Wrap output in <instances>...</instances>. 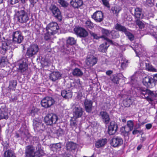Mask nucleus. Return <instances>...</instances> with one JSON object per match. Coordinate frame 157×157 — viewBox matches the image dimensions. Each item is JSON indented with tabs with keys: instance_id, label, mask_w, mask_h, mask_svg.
I'll use <instances>...</instances> for the list:
<instances>
[{
	"instance_id": "f257e3e1",
	"label": "nucleus",
	"mask_w": 157,
	"mask_h": 157,
	"mask_svg": "<svg viewBox=\"0 0 157 157\" xmlns=\"http://www.w3.org/2000/svg\"><path fill=\"white\" fill-rule=\"evenodd\" d=\"M138 90L140 96L149 103L157 100V94L155 92L143 87H139Z\"/></svg>"
},
{
	"instance_id": "f03ea898",
	"label": "nucleus",
	"mask_w": 157,
	"mask_h": 157,
	"mask_svg": "<svg viewBox=\"0 0 157 157\" xmlns=\"http://www.w3.org/2000/svg\"><path fill=\"white\" fill-rule=\"evenodd\" d=\"M66 148L67 152H65L63 155V157H73L76 154L77 144L72 142H69L66 145Z\"/></svg>"
},
{
	"instance_id": "7ed1b4c3",
	"label": "nucleus",
	"mask_w": 157,
	"mask_h": 157,
	"mask_svg": "<svg viewBox=\"0 0 157 157\" xmlns=\"http://www.w3.org/2000/svg\"><path fill=\"white\" fill-rule=\"evenodd\" d=\"M15 16L18 21L21 23H26L29 20V15L24 10L16 11Z\"/></svg>"
},
{
	"instance_id": "20e7f679",
	"label": "nucleus",
	"mask_w": 157,
	"mask_h": 157,
	"mask_svg": "<svg viewBox=\"0 0 157 157\" xmlns=\"http://www.w3.org/2000/svg\"><path fill=\"white\" fill-rule=\"evenodd\" d=\"M39 48L36 44H31L27 49L25 54V56L27 58L34 57L38 52Z\"/></svg>"
},
{
	"instance_id": "39448f33",
	"label": "nucleus",
	"mask_w": 157,
	"mask_h": 157,
	"mask_svg": "<svg viewBox=\"0 0 157 157\" xmlns=\"http://www.w3.org/2000/svg\"><path fill=\"white\" fill-rule=\"evenodd\" d=\"M49 10L52 12L55 18L61 21L62 19L61 13L58 7L55 5L52 4L49 7Z\"/></svg>"
},
{
	"instance_id": "423d86ee",
	"label": "nucleus",
	"mask_w": 157,
	"mask_h": 157,
	"mask_svg": "<svg viewBox=\"0 0 157 157\" xmlns=\"http://www.w3.org/2000/svg\"><path fill=\"white\" fill-rule=\"evenodd\" d=\"M58 119L56 115L54 113L48 114L44 117V121L47 125H52L56 123Z\"/></svg>"
},
{
	"instance_id": "0eeeda50",
	"label": "nucleus",
	"mask_w": 157,
	"mask_h": 157,
	"mask_svg": "<svg viewBox=\"0 0 157 157\" xmlns=\"http://www.w3.org/2000/svg\"><path fill=\"white\" fill-rule=\"evenodd\" d=\"M55 103L54 99L52 97H46L44 98L41 101V106L45 108H48Z\"/></svg>"
},
{
	"instance_id": "6e6552de",
	"label": "nucleus",
	"mask_w": 157,
	"mask_h": 157,
	"mask_svg": "<svg viewBox=\"0 0 157 157\" xmlns=\"http://www.w3.org/2000/svg\"><path fill=\"white\" fill-rule=\"evenodd\" d=\"M59 28L57 23L55 22H52L48 24L46 27L47 31L50 33L51 34H55L58 32Z\"/></svg>"
},
{
	"instance_id": "1a4fd4ad",
	"label": "nucleus",
	"mask_w": 157,
	"mask_h": 157,
	"mask_svg": "<svg viewBox=\"0 0 157 157\" xmlns=\"http://www.w3.org/2000/svg\"><path fill=\"white\" fill-rule=\"evenodd\" d=\"M100 29H101V31L103 35L100 37L99 36V39L102 38L113 45L117 46L118 44L117 43L114 42L112 40L107 37L106 36H108L111 33L109 30L101 28H100Z\"/></svg>"
},
{
	"instance_id": "9d476101",
	"label": "nucleus",
	"mask_w": 157,
	"mask_h": 157,
	"mask_svg": "<svg viewBox=\"0 0 157 157\" xmlns=\"http://www.w3.org/2000/svg\"><path fill=\"white\" fill-rule=\"evenodd\" d=\"M75 33L78 36L85 38L88 36V32L84 28L80 27H75L74 29Z\"/></svg>"
},
{
	"instance_id": "9b49d317",
	"label": "nucleus",
	"mask_w": 157,
	"mask_h": 157,
	"mask_svg": "<svg viewBox=\"0 0 157 157\" xmlns=\"http://www.w3.org/2000/svg\"><path fill=\"white\" fill-rule=\"evenodd\" d=\"M13 41L15 43L20 44L23 40L24 37L20 31L13 32L12 33Z\"/></svg>"
},
{
	"instance_id": "f8f14e48",
	"label": "nucleus",
	"mask_w": 157,
	"mask_h": 157,
	"mask_svg": "<svg viewBox=\"0 0 157 157\" xmlns=\"http://www.w3.org/2000/svg\"><path fill=\"white\" fill-rule=\"evenodd\" d=\"M109 125L108 127V133L110 135L114 134L118 130V125L114 121L109 122Z\"/></svg>"
},
{
	"instance_id": "ddd939ff",
	"label": "nucleus",
	"mask_w": 157,
	"mask_h": 157,
	"mask_svg": "<svg viewBox=\"0 0 157 157\" xmlns=\"http://www.w3.org/2000/svg\"><path fill=\"white\" fill-rule=\"evenodd\" d=\"M122 139L119 136H114L110 141L111 146L114 147H117L121 145L123 143Z\"/></svg>"
},
{
	"instance_id": "4468645a",
	"label": "nucleus",
	"mask_w": 157,
	"mask_h": 157,
	"mask_svg": "<svg viewBox=\"0 0 157 157\" xmlns=\"http://www.w3.org/2000/svg\"><path fill=\"white\" fill-rule=\"evenodd\" d=\"M33 125L34 130L36 132L43 131L45 128L44 124L40 121H37L36 119L33 120Z\"/></svg>"
},
{
	"instance_id": "2eb2a0df",
	"label": "nucleus",
	"mask_w": 157,
	"mask_h": 157,
	"mask_svg": "<svg viewBox=\"0 0 157 157\" xmlns=\"http://www.w3.org/2000/svg\"><path fill=\"white\" fill-rule=\"evenodd\" d=\"M154 82V79L151 76L147 75L143 78L142 82L143 85L147 87H150Z\"/></svg>"
},
{
	"instance_id": "dca6fc26",
	"label": "nucleus",
	"mask_w": 157,
	"mask_h": 157,
	"mask_svg": "<svg viewBox=\"0 0 157 157\" xmlns=\"http://www.w3.org/2000/svg\"><path fill=\"white\" fill-rule=\"evenodd\" d=\"M99 116L103 122L105 124L109 123L110 121L109 116L105 111H101L100 113Z\"/></svg>"
},
{
	"instance_id": "f3484780",
	"label": "nucleus",
	"mask_w": 157,
	"mask_h": 157,
	"mask_svg": "<svg viewBox=\"0 0 157 157\" xmlns=\"http://www.w3.org/2000/svg\"><path fill=\"white\" fill-rule=\"evenodd\" d=\"M35 151V147L33 145H29L26 146L25 149V157H33Z\"/></svg>"
},
{
	"instance_id": "a211bd4d",
	"label": "nucleus",
	"mask_w": 157,
	"mask_h": 157,
	"mask_svg": "<svg viewBox=\"0 0 157 157\" xmlns=\"http://www.w3.org/2000/svg\"><path fill=\"white\" fill-rule=\"evenodd\" d=\"M82 109L79 106H76L73 109V117L75 119L81 117L83 113Z\"/></svg>"
},
{
	"instance_id": "6ab92c4d",
	"label": "nucleus",
	"mask_w": 157,
	"mask_h": 157,
	"mask_svg": "<svg viewBox=\"0 0 157 157\" xmlns=\"http://www.w3.org/2000/svg\"><path fill=\"white\" fill-rule=\"evenodd\" d=\"M84 103L86 111L88 113H90L93 108L92 106L93 102L90 100L86 99Z\"/></svg>"
},
{
	"instance_id": "aec40b11",
	"label": "nucleus",
	"mask_w": 157,
	"mask_h": 157,
	"mask_svg": "<svg viewBox=\"0 0 157 157\" xmlns=\"http://www.w3.org/2000/svg\"><path fill=\"white\" fill-rule=\"evenodd\" d=\"M36 151H35L33 157H42L44 154V151L41 149V145L37 144L36 147Z\"/></svg>"
},
{
	"instance_id": "412c9836",
	"label": "nucleus",
	"mask_w": 157,
	"mask_h": 157,
	"mask_svg": "<svg viewBox=\"0 0 157 157\" xmlns=\"http://www.w3.org/2000/svg\"><path fill=\"white\" fill-rule=\"evenodd\" d=\"M97 58L93 56H88L86 60V63L87 65L91 67L97 63Z\"/></svg>"
},
{
	"instance_id": "4be33fe9",
	"label": "nucleus",
	"mask_w": 157,
	"mask_h": 157,
	"mask_svg": "<svg viewBox=\"0 0 157 157\" xmlns=\"http://www.w3.org/2000/svg\"><path fill=\"white\" fill-rule=\"evenodd\" d=\"M71 5L74 8H78L83 4L82 0H71L70 2Z\"/></svg>"
},
{
	"instance_id": "5701e85b",
	"label": "nucleus",
	"mask_w": 157,
	"mask_h": 157,
	"mask_svg": "<svg viewBox=\"0 0 157 157\" xmlns=\"http://www.w3.org/2000/svg\"><path fill=\"white\" fill-rule=\"evenodd\" d=\"M61 77V74L58 71L53 72L50 74L49 78L53 81H55L60 78Z\"/></svg>"
},
{
	"instance_id": "b1692460",
	"label": "nucleus",
	"mask_w": 157,
	"mask_h": 157,
	"mask_svg": "<svg viewBox=\"0 0 157 157\" xmlns=\"http://www.w3.org/2000/svg\"><path fill=\"white\" fill-rule=\"evenodd\" d=\"M62 96L66 99H68L72 97V94L70 90H63L61 91Z\"/></svg>"
},
{
	"instance_id": "393cba45",
	"label": "nucleus",
	"mask_w": 157,
	"mask_h": 157,
	"mask_svg": "<svg viewBox=\"0 0 157 157\" xmlns=\"http://www.w3.org/2000/svg\"><path fill=\"white\" fill-rule=\"evenodd\" d=\"M8 118L7 112L3 108L0 109V120L1 119L7 120Z\"/></svg>"
},
{
	"instance_id": "a878e982",
	"label": "nucleus",
	"mask_w": 157,
	"mask_h": 157,
	"mask_svg": "<svg viewBox=\"0 0 157 157\" xmlns=\"http://www.w3.org/2000/svg\"><path fill=\"white\" fill-rule=\"evenodd\" d=\"M122 75L120 74H114L111 77V78L113 82L117 84L119 83V80L121 79L120 77H122Z\"/></svg>"
},
{
	"instance_id": "bb28decb",
	"label": "nucleus",
	"mask_w": 157,
	"mask_h": 157,
	"mask_svg": "<svg viewBox=\"0 0 157 157\" xmlns=\"http://www.w3.org/2000/svg\"><path fill=\"white\" fill-rule=\"evenodd\" d=\"M61 146V143H60L53 144L51 145V150L53 152L59 151L60 150Z\"/></svg>"
},
{
	"instance_id": "cd10ccee",
	"label": "nucleus",
	"mask_w": 157,
	"mask_h": 157,
	"mask_svg": "<svg viewBox=\"0 0 157 157\" xmlns=\"http://www.w3.org/2000/svg\"><path fill=\"white\" fill-rule=\"evenodd\" d=\"M121 10V8L118 6H114L111 8L110 11V12H112L113 14L116 15L117 17Z\"/></svg>"
},
{
	"instance_id": "c85d7f7f",
	"label": "nucleus",
	"mask_w": 157,
	"mask_h": 157,
	"mask_svg": "<svg viewBox=\"0 0 157 157\" xmlns=\"http://www.w3.org/2000/svg\"><path fill=\"white\" fill-rule=\"evenodd\" d=\"M28 68V65L25 63L23 62L22 63H20L19 65V70L20 72H24Z\"/></svg>"
},
{
	"instance_id": "c756f323",
	"label": "nucleus",
	"mask_w": 157,
	"mask_h": 157,
	"mask_svg": "<svg viewBox=\"0 0 157 157\" xmlns=\"http://www.w3.org/2000/svg\"><path fill=\"white\" fill-rule=\"evenodd\" d=\"M114 28L118 31L122 32L124 33L125 32V31L127 29L124 26H122L118 23H117L115 25Z\"/></svg>"
},
{
	"instance_id": "7c9ffc66",
	"label": "nucleus",
	"mask_w": 157,
	"mask_h": 157,
	"mask_svg": "<svg viewBox=\"0 0 157 157\" xmlns=\"http://www.w3.org/2000/svg\"><path fill=\"white\" fill-rule=\"evenodd\" d=\"M72 74L74 76L81 77L83 75V73L79 69L76 68L73 70Z\"/></svg>"
},
{
	"instance_id": "2f4dec72",
	"label": "nucleus",
	"mask_w": 157,
	"mask_h": 157,
	"mask_svg": "<svg viewBox=\"0 0 157 157\" xmlns=\"http://www.w3.org/2000/svg\"><path fill=\"white\" fill-rule=\"evenodd\" d=\"M144 6L147 7H152L154 5V0H145L143 2Z\"/></svg>"
},
{
	"instance_id": "473e14b6",
	"label": "nucleus",
	"mask_w": 157,
	"mask_h": 157,
	"mask_svg": "<svg viewBox=\"0 0 157 157\" xmlns=\"http://www.w3.org/2000/svg\"><path fill=\"white\" fill-rule=\"evenodd\" d=\"M142 10L139 8L135 9L134 16L137 18H140L141 16Z\"/></svg>"
},
{
	"instance_id": "72a5a7b5",
	"label": "nucleus",
	"mask_w": 157,
	"mask_h": 157,
	"mask_svg": "<svg viewBox=\"0 0 157 157\" xmlns=\"http://www.w3.org/2000/svg\"><path fill=\"white\" fill-rule=\"evenodd\" d=\"M4 157H16L14 152L10 150L6 151L4 153Z\"/></svg>"
},
{
	"instance_id": "f704fd0d",
	"label": "nucleus",
	"mask_w": 157,
	"mask_h": 157,
	"mask_svg": "<svg viewBox=\"0 0 157 157\" xmlns=\"http://www.w3.org/2000/svg\"><path fill=\"white\" fill-rule=\"evenodd\" d=\"M146 64V66L145 67L146 70L152 72H157V70L153 66L147 61V64Z\"/></svg>"
},
{
	"instance_id": "c9c22d12",
	"label": "nucleus",
	"mask_w": 157,
	"mask_h": 157,
	"mask_svg": "<svg viewBox=\"0 0 157 157\" xmlns=\"http://www.w3.org/2000/svg\"><path fill=\"white\" fill-rule=\"evenodd\" d=\"M107 43L106 42H105L104 44H102L99 46V51L101 52H105L107 50V48L109 45L107 46Z\"/></svg>"
},
{
	"instance_id": "e433bc0d",
	"label": "nucleus",
	"mask_w": 157,
	"mask_h": 157,
	"mask_svg": "<svg viewBox=\"0 0 157 157\" xmlns=\"http://www.w3.org/2000/svg\"><path fill=\"white\" fill-rule=\"evenodd\" d=\"M124 33L126 36L128 37V39L131 41L133 40L134 39V35L128 31L127 30Z\"/></svg>"
},
{
	"instance_id": "4c0bfd02",
	"label": "nucleus",
	"mask_w": 157,
	"mask_h": 157,
	"mask_svg": "<svg viewBox=\"0 0 157 157\" xmlns=\"http://www.w3.org/2000/svg\"><path fill=\"white\" fill-rule=\"evenodd\" d=\"M10 46L8 43L6 42H3L2 44V49L4 51V53H6V51L10 48Z\"/></svg>"
},
{
	"instance_id": "58836bf2",
	"label": "nucleus",
	"mask_w": 157,
	"mask_h": 157,
	"mask_svg": "<svg viewBox=\"0 0 157 157\" xmlns=\"http://www.w3.org/2000/svg\"><path fill=\"white\" fill-rule=\"evenodd\" d=\"M67 44L71 45H74L76 44V40L72 37H69L67 40Z\"/></svg>"
},
{
	"instance_id": "ea45409f",
	"label": "nucleus",
	"mask_w": 157,
	"mask_h": 157,
	"mask_svg": "<svg viewBox=\"0 0 157 157\" xmlns=\"http://www.w3.org/2000/svg\"><path fill=\"white\" fill-rule=\"evenodd\" d=\"M107 141L106 138H102L99 140V148L104 147L106 144Z\"/></svg>"
},
{
	"instance_id": "a19ab883",
	"label": "nucleus",
	"mask_w": 157,
	"mask_h": 157,
	"mask_svg": "<svg viewBox=\"0 0 157 157\" xmlns=\"http://www.w3.org/2000/svg\"><path fill=\"white\" fill-rule=\"evenodd\" d=\"M124 104L126 107H129L132 103L131 98H127L123 101Z\"/></svg>"
},
{
	"instance_id": "79ce46f5",
	"label": "nucleus",
	"mask_w": 157,
	"mask_h": 157,
	"mask_svg": "<svg viewBox=\"0 0 157 157\" xmlns=\"http://www.w3.org/2000/svg\"><path fill=\"white\" fill-rule=\"evenodd\" d=\"M110 33L111 34L112 39H116L119 38L120 36L119 33L117 31L112 30Z\"/></svg>"
},
{
	"instance_id": "37998d69",
	"label": "nucleus",
	"mask_w": 157,
	"mask_h": 157,
	"mask_svg": "<svg viewBox=\"0 0 157 157\" xmlns=\"http://www.w3.org/2000/svg\"><path fill=\"white\" fill-rule=\"evenodd\" d=\"M17 82L16 80H12L9 82V88L10 89H14L17 86Z\"/></svg>"
},
{
	"instance_id": "c03bdc74",
	"label": "nucleus",
	"mask_w": 157,
	"mask_h": 157,
	"mask_svg": "<svg viewBox=\"0 0 157 157\" xmlns=\"http://www.w3.org/2000/svg\"><path fill=\"white\" fill-rule=\"evenodd\" d=\"M57 2L62 7L66 8L68 6V4L64 0H57Z\"/></svg>"
},
{
	"instance_id": "a18cd8bd",
	"label": "nucleus",
	"mask_w": 157,
	"mask_h": 157,
	"mask_svg": "<svg viewBox=\"0 0 157 157\" xmlns=\"http://www.w3.org/2000/svg\"><path fill=\"white\" fill-rule=\"evenodd\" d=\"M86 27L87 29H91L94 26V24L90 21L88 20L86 22Z\"/></svg>"
},
{
	"instance_id": "49530a36",
	"label": "nucleus",
	"mask_w": 157,
	"mask_h": 157,
	"mask_svg": "<svg viewBox=\"0 0 157 157\" xmlns=\"http://www.w3.org/2000/svg\"><path fill=\"white\" fill-rule=\"evenodd\" d=\"M7 63V59L5 57H2L0 59V67L4 64H6Z\"/></svg>"
},
{
	"instance_id": "de8ad7c7",
	"label": "nucleus",
	"mask_w": 157,
	"mask_h": 157,
	"mask_svg": "<svg viewBox=\"0 0 157 157\" xmlns=\"http://www.w3.org/2000/svg\"><path fill=\"white\" fill-rule=\"evenodd\" d=\"M136 23L140 29L144 28L145 26V24L139 20H136Z\"/></svg>"
},
{
	"instance_id": "09e8293b",
	"label": "nucleus",
	"mask_w": 157,
	"mask_h": 157,
	"mask_svg": "<svg viewBox=\"0 0 157 157\" xmlns=\"http://www.w3.org/2000/svg\"><path fill=\"white\" fill-rule=\"evenodd\" d=\"M39 111L38 109L33 107L31 110L30 112V115L33 116H34L37 113V112Z\"/></svg>"
},
{
	"instance_id": "8fccbe9b",
	"label": "nucleus",
	"mask_w": 157,
	"mask_h": 157,
	"mask_svg": "<svg viewBox=\"0 0 157 157\" xmlns=\"http://www.w3.org/2000/svg\"><path fill=\"white\" fill-rule=\"evenodd\" d=\"M54 133L56 134L57 136H61L64 134L63 130L60 128L57 129Z\"/></svg>"
},
{
	"instance_id": "3c124183",
	"label": "nucleus",
	"mask_w": 157,
	"mask_h": 157,
	"mask_svg": "<svg viewBox=\"0 0 157 157\" xmlns=\"http://www.w3.org/2000/svg\"><path fill=\"white\" fill-rule=\"evenodd\" d=\"M127 126L129 128L130 131H132L134 126L133 123L132 121H129L127 122Z\"/></svg>"
},
{
	"instance_id": "603ef678",
	"label": "nucleus",
	"mask_w": 157,
	"mask_h": 157,
	"mask_svg": "<svg viewBox=\"0 0 157 157\" xmlns=\"http://www.w3.org/2000/svg\"><path fill=\"white\" fill-rule=\"evenodd\" d=\"M18 132L20 133V137L21 140H24V138L27 137V135L26 133L21 130H19Z\"/></svg>"
},
{
	"instance_id": "864d4df0",
	"label": "nucleus",
	"mask_w": 157,
	"mask_h": 157,
	"mask_svg": "<svg viewBox=\"0 0 157 157\" xmlns=\"http://www.w3.org/2000/svg\"><path fill=\"white\" fill-rule=\"evenodd\" d=\"M53 35V34H51L50 33L48 32V31H47L46 33L45 34L44 39L46 40H50L51 39V36Z\"/></svg>"
},
{
	"instance_id": "5fc2aeb1",
	"label": "nucleus",
	"mask_w": 157,
	"mask_h": 157,
	"mask_svg": "<svg viewBox=\"0 0 157 157\" xmlns=\"http://www.w3.org/2000/svg\"><path fill=\"white\" fill-rule=\"evenodd\" d=\"M70 125L72 128H76L77 126V125L75 120L71 119L70 121Z\"/></svg>"
},
{
	"instance_id": "6e6d98bb",
	"label": "nucleus",
	"mask_w": 157,
	"mask_h": 157,
	"mask_svg": "<svg viewBox=\"0 0 157 157\" xmlns=\"http://www.w3.org/2000/svg\"><path fill=\"white\" fill-rule=\"evenodd\" d=\"M103 5L108 8L110 7V5L108 0H102Z\"/></svg>"
},
{
	"instance_id": "4d7b16f0",
	"label": "nucleus",
	"mask_w": 157,
	"mask_h": 157,
	"mask_svg": "<svg viewBox=\"0 0 157 157\" xmlns=\"http://www.w3.org/2000/svg\"><path fill=\"white\" fill-rule=\"evenodd\" d=\"M99 22H101L103 20L104 17L103 13L101 11H99Z\"/></svg>"
},
{
	"instance_id": "13d9d810",
	"label": "nucleus",
	"mask_w": 157,
	"mask_h": 157,
	"mask_svg": "<svg viewBox=\"0 0 157 157\" xmlns=\"http://www.w3.org/2000/svg\"><path fill=\"white\" fill-rule=\"evenodd\" d=\"M127 61L125 62H123L122 63L121 66V68L123 70L127 67Z\"/></svg>"
},
{
	"instance_id": "bf43d9fd",
	"label": "nucleus",
	"mask_w": 157,
	"mask_h": 157,
	"mask_svg": "<svg viewBox=\"0 0 157 157\" xmlns=\"http://www.w3.org/2000/svg\"><path fill=\"white\" fill-rule=\"evenodd\" d=\"M140 65L141 67H142V68H144V66H145V67L146 66V64H147V63H146L144 61H141V59H140Z\"/></svg>"
},
{
	"instance_id": "052dcab7",
	"label": "nucleus",
	"mask_w": 157,
	"mask_h": 157,
	"mask_svg": "<svg viewBox=\"0 0 157 157\" xmlns=\"http://www.w3.org/2000/svg\"><path fill=\"white\" fill-rule=\"evenodd\" d=\"M98 12V11H97L93 14V15L92 16V17L97 22H98V20L97 19L96 17L97 14Z\"/></svg>"
},
{
	"instance_id": "680f3d73",
	"label": "nucleus",
	"mask_w": 157,
	"mask_h": 157,
	"mask_svg": "<svg viewBox=\"0 0 157 157\" xmlns=\"http://www.w3.org/2000/svg\"><path fill=\"white\" fill-rule=\"evenodd\" d=\"M142 132V130H139L136 129H134L132 131V134L133 135H136L138 133H141Z\"/></svg>"
},
{
	"instance_id": "e2e57ef3",
	"label": "nucleus",
	"mask_w": 157,
	"mask_h": 157,
	"mask_svg": "<svg viewBox=\"0 0 157 157\" xmlns=\"http://www.w3.org/2000/svg\"><path fill=\"white\" fill-rule=\"evenodd\" d=\"M38 0H29L31 5L34 6V5L38 1Z\"/></svg>"
},
{
	"instance_id": "0e129e2a",
	"label": "nucleus",
	"mask_w": 157,
	"mask_h": 157,
	"mask_svg": "<svg viewBox=\"0 0 157 157\" xmlns=\"http://www.w3.org/2000/svg\"><path fill=\"white\" fill-rule=\"evenodd\" d=\"M10 2V3L12 5H13L19 2L20 0H9Z\"/></svg>"
},
{
	"instance_id": "69168bd1",
	"label": "nucleus",
	"mask_w": 157,
	"mask_h": 157,
	"mask_svg": "<svg viewBox=\"0 0 157 157\" xmlns=\"http://www.w3.org/2000/svg\"><path fill=\"white\" fill-rule=\"evenodd\" d=\"M150 34L157 40V35L156 33L153 32L150 33Z\"/></svg>"
},
{
	"instance_id": "338daca9",
	"label": "nucleus",
	"mask_w": 157,
	"mask_h": 157,
	"mask_svg": "<svg viewBox=\"0 0 157 157\" xmlns=\"http://www.w3.org/2000/svg\"><path fill=\"white\" fill-rule=\"evenodd\" d=\"M145 126L146 129H149L152 127V124L150 123L147 124L145 125Z\"/></svg>"
},
{
	"instance_id": "774afa93",
	"label": "nucleus",
	"mask_w": 157,
	"mask_h": 157,
	"mask_svg": "<svg viewBox=\"0 0 157 157\" xmlns=\"http://www.w3.org/2000/svg\"><path fill=\"white\" fill-rule=\"evenodd\" d=\"M91 36H92L94 38L96 39H98V36L97 34L94 33H91Z\"/></svg>"
}]
</instances>
